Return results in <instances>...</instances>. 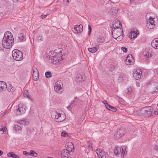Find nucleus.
Segmentation results:
<instances>
[{
  "mask_svg": "<svg viewBox=\"0 0 158 158\" xmlns=\"http://www.w3.org/2000/svg\"><path fill=\"white\" fill-rule=\"evenodd\" d=\"M14 42V39L12 34L9 31L5 33L2 40V45L6 48H10Z\"/></svg>",
  "mask_w": 158,
  "mask_h": 158,
  "instance_id": "1",
  "label": "nucleus"
},
{
  "mask_svg": "<svg viewBox=\"0 0 158 158\" xmlns=\"http://www.w3.org/2000/svg\"><path fill=\"white\" fill-rule=\"evenodd\" d=\"M52 52H51V54L48 56L49 58L53 60L52 62L54 64L60 63L61 60L63 59L62 52L56 53L55 55Z\"/></svg>",
  "mask_w": 158,
  "mask_h": 158,
  "instance_id": "2",
  "label": "nucleus"
},
{
  "mask_svg": "<svg viewBox=\"0 0 158 158\" xmlns=\"http://www.w3.org/2000/svg\"><path fill=\"white\" fill-rule=\"evenodd\" d=\"M51 117L55 121L57 122L63 121L65 119V116L64 115H61V114L58 113L57 111L53 112Z\"/></svg>",
  "mask_w": 158,
  "mask_h": 158,
  "instance_id": "3",
  "label": "nucleus"
},
{
  "mask_svg": "<svg viewBox=\"0 0 158 158\" xmlns=\"http://www.w3.org/2000/svg\"><path fill=\"white\" fill-rule=\"evenodd\" d=\"M13 59L17 61L22 60L23 58L22 52L19 50L15 49L13 51L12 53Z\"/></svg>",
  "mask_w": 158,
  "mask_h": 158,
  "instance_id": "4",
  "label": "nucleus"
},
{
  "mask_svg": "<svg viewBox=\"0 0 158 158\" xmlns=\"http://www.w3.org/2000/svg\"><path fill=\"white\" fill-rule=\"evenodd\" d=\"M63 85L62 82L60 81H58L55 84L54 89L55 91L58 93L60 94L63 91Z\"/></svg>",
  "mask_w": 158,
  "mask_h": 158,
  "instance_id": "5",
  "label": "nucleus"
},
{
  "mask_svg": "<svg viewBox=\"0 0 158 158\" xmlns=\"http://www.w3.org/2000/svg\"><path fill=\"white\" fill-rule=\"evenodd\" d=\"M155 23H156L154 21L153 17L150 16L147 21L146 25L148 28L152 29L155 27Z\"/></svg>",
  "mask_w": 158,
  "mask_h": 158,
  "instance_id": "6",
  "label": "nucleus"
},
{
  "mask_svg": "<svg viewBox=\"0 0 158 158\" xmlns=\"http://www.w3.org/2000/svg\"><path fill=\"white\" fill-rule=\"evenodd\" d=\"M16 110V113L18 115H21L24 114L26 110L25 107L24 106H22V105L20 104L18 106V108Z\"/></svg>",
  "mask_w": 158,
  "mask_h": 158,
  "instance_id": "7",
  "label": "nucleus"
},
{
  "mask_svg": "<svg viewBox=\"0 0 158 158\" xmlns=\"http://www.w3.org/2000/svg\"><path fill=\"white\" fill-rule=\"evenodd\" d=\"M111 32L113 37L115 39H117L118 36L121 35V33H123V30H122L121 29L118 30H115V29L113 30L112 29Z\"/></svg>",
  "mask_w": 158,
  "mask_h": 158,
  "instance_id": "8",
  "label": "nucleus"
},
{
  "mask_svg": "<svg viewBox=\"0 0 158 158\" xmlns=\"http://www.w3.org/2000/svg\"><path fill=\"white\" fill-rule=\"evenodd\" d=\"M142 71L140 69H137L133 73V76L136 80L139 79L141 77Z\"/></svg>",
  "mask_w": 158,
  "mask_h": 158,
  "instance_id": "9",
  "label": "nucleus"
},
{
  "mask_svg": "<svg viewBox=\"0 0 158 158\" xmlns=\"http://www.w3.org/2000/svg\"><path fill=\"white\" fill-rule=\"evenodd\" d=\"M83 27L82 25H76L74 28L73 32L76 34H79L81 32L83 31Z\"/></svg>",
  "mask_w": 158,
  "mask_h": 158,
  "instance_id": "10",
  "label": "nucleus"
},
{
  "mask_svg": "<svg viewBox=\"0 0 158 158\" xmlns=\"http://www.w3.org/2000/svg\"><path fill=\"white\" fill-rule=\"evenodd\" d=\"M124 131L122 129H119L114 135V138L117 139H119L121 137L123 136Z\"/></svg>",
  "mask_w": 158,
  "mask_h": 158,
  "instance_id": "11",
  "label": "nucleus"
},
{
  "mask_svg": "<svg viewBox=\"0 0 158 158\" xmlns=\"http://www.w3.org/2000/svg\"><path fill=\"white\" fill-rule=\"evenodd\" d=\"M139 33L138 30L136 28H133V30L129 34V37L131 38H135Z\"/></svg>",
  "mask_w": 158,
  "mask_h": 158,
  "instance_id": "12",
  "label": "nucleus"
},
{
  "mask_svg": "<svg viewBox=\"0 0 158 158\" xmlns=\"http://www.w3.org/2000/svg\"><path fill=\"white\" fill-rule=\"evenodd\" d=\"M69 151L66 149L63 150L61 152L62 158H69Z\"/></svg>",
  "mask_w": 158,
  "mask_h": 158,
  "instance_id": "13",
  "label": "nucleus"
},
{
  "mask_svg": "<svg viewBox=\"0 0 158 158\" xmlns=\"http://www.w3.org/2000/svg\"><path fill=\"white\" fill-rule=\"evenodd\" d=\"M121 26V24L119 20H118L117 21H114L112 26L113 27L112 29L114 30L113 29H114L115 30H117L116 29L120 28Z\"/></svg>",
  "mask_w": 158,
  "mask_h": 158,
  "instance_id": "14",
  "label": "nucleus"
},
{
  "mask_svg": "<svg viewBox=\"0 0 158 158\" xmlns=\"http://www.w3.org/2000/svg\"><path fill=\"white\" fill-rule=\"evenodd\" d=\"M33 74H32L33 78L34 81H37L38 80L39 76V73L38 70L37 68L35 69H33Z\"/></svg>",
  "mask_w": 158,
  "mask_h": 158,
  "instance_id": "15",
  "label": "nucleus"
},
{
  "mask_svg": "<svg viewBox=\"0 0 158 158\" xmlns=\"http://www.w3.org/2000/svg\"><path fill=\"white\" fill-rule=\"evenodd\" d=\"M151 45L153 48L155 49H158V38L154 39L152 42Z\"/></svg>",
  "mask_w": 158,
  "mask_h": 158,
  "instance_id": "16",
  "label": "nucleus"
},
{
  "mask_svg": "<svg viewBox=\"0 0 158 158\" xmlns=\"http://www.w3.org/2000/svg\"><path fill=\"white\" fill-rule=\"evenodd\" d=\"M7 88V86L6 83L3 81H0V91L5 90Z\"/></svg>",
  "mask_w": 158,
  "mask_h": 158,
  "instance_id": "17",
  "label": "nucleus"
},
{
  "mask_svg": "<svg viewBox=\"0 0 158 158\" xmlns=\"http://www.w3.org/2000/svg\"><path fill=\"white\" fill-rule=\"evenodd\" d=\"M75 80L77 82L78 81L79 82H81L84 81L82 76L80 74L76 75Z\"/></svg>",
  "mask_w": 158,
  "mask_h": 158,
  "instance_id": "18",
  "label": "nucleus"
},
{
  "mask_svg": "<svg viewBox=\"0 0 158 158\" xmlns=\"http://www.w3.org/2000/svg\"><path fill=\"white\" fill-rule=\"evenodd\" d=\"M7 156L8 157H10L12 158H19L18 155L15 154L13 152H9L7 154Z\"/></svg>",
  "mask_w": 158,
  "mask_h": 158,
  "instance_id": "19",
  "label": "nucleus"
},
{
  "mask_svg": "<svg viewBox=\"0 0 158 158\" xmlns=\"http://www.w3.org/2000/svg\"><path fill=\"white\" fill-rule=\"evenodd\" d=\"M96 152L98 155V156L99 158H102L103 157V152L100 149L99 150L97 149L96 150Z\"/></svg>",
  "mask_w": 158,
  "mask_h": 158,
  "instance_id": "20",
  "label": "nucleus"
},
{
  "mask_svg": "<svg viewBox=\"0 0 158 158\" xmlns=\"http://www.w3.org/2000/svg\"><path fill=\"white\" fill-rule=\"evenodd\" d=\"M106 108L107 109L113 112H116L117 110L115 107L110 106L109 104H107Z\"/></svg>",
  "mask_w": 158,
  "mask_h": 158,
  "instance_id": "21",
  "label": "nucleus"
},
{
  "mask_svg": "<svg viewBox=\"0 0 158 158\" xmlns=\"http://www.w3.org/2000/svg\"><path fill=\"white\" fill-rule=\"evenodd\" d=\"M134 60H132L131 59H127V58H126L125 60V63L126 65H130L133 64V62Z\"/></svg>",
  "mask_w": 158,
  "mask_h": 158,
  "instance_id": "22",
  "label": "nucleus"
},
{
  "mask_svg": "<svg viewBox=\"0 0 158 158\" xmlns=\"http://www.w3.org/2000/svg\"><path fill=\"white\" fill-rule=\"evenodd\" d=\"M152 109V107L150 106L145 107H143L142 110H143L144 112H148L149 114L151 113V111Z\"/></svg>",
  "mask_w": 158,
  "mask_h": 158,
  "instance_id": "23",
  "label": "nucleus"
},
{
  "mask_svg": "<svg viewBox=\"0 0 158 158\" xmlns=\"http://www.w3.org/2000/svg\"><path fill=\"white\" fill-rule=\"evenodd\" d=\"M118 12L117 9L114 8H112L110 10V13L113 15H115Z\"/></svg>",
  "mask_w": 158,
  "mask_h": 158,
  "instance_id": "24",
  "label": "nucleus"
},
{
  "mask_svg": "<svg viewBox=\"0 0 158 158\" xmlns=\"http://www.w3.org/2000/svg\"><path fill=\"white\" fill-rule=\"evenodd\" d=\"M7 89L9 92H13L15 90V88L13 87L11 84H9Z\"/></svg>",
  "mask_w": 158,
  "mask_h": 158,
  "instance_id": "25",
  "label": "nucleus"
},
{
  "mask_svg": "<svg viewBox=\"0 0 158 158\" xmlns=\"http://www.w3.org/2000/svg\"><path fill=\"white\" fill-rule=\"evenodd\" d=\"M77 101H76L75 100H74V103H73L72 104H71L70 106H69L67 107V108L69 110H71V109H72V108H73V104H74V105H75L76 103V102H80L81 101L78 99L77 100Z\"/></svg>",
  "mask_w": 158,
  "mask_h": 158,
  "instance_id": "26",
  "label": "nucleus"
},
{
  "mask_svg": "<svg viewBox=\"0 0 158 158\" xmlns=\"http://www.w3.org/2000/svg\"><path fill=\"white\" fill-rule=\"evenodd\" d=\"M98 47L95 46L92 48H89V52L93 53L96 52L98 50Z\"/></svg>",
  "mask_w": 158,
  "mask_h": 158,
  "instance_id": "27",
  "label": "nucleus"
},
{
  "mask_svg": "<svg viewBox=\"0 0 158 158\" xmlns=\"http://www.w3.org/2000/svg\"><path fill=\"white\" fill-rule=\"evenodd\" d=\"M22 127L16 125L13 127V128L16 131L20 130L22 129Z\"/></svg>",
  "mask_w": 158,
  "mask_h": 158,
  "instance_id": "28",
  "label": "nucleus"
},
{
  "mask_svg": "<svg viewBox=\"0 0 158 158\" xmlns=\"http://www.w3.org/2000/svg\"><path fill=\"white\" fill-rule=\"evenodd\" d=\"M20 125H27L28 123V122L26 120H23L20 121L19 122Z\"/></svg>",
  "mask_w": 158,
  "mask_h": 158,
  "instance_id": "29",
  "label": "nucleus"
},
{
  "mask_svg": "<svg viewBox=\"0 0 158 158\" xmlns=\"http://www.w3.org/2000/svg\"><path fill=\"white\" fill-rule=\"evenodd\" d=\"M18 37L19 39V40H20L19 41H22L24 38L23 33H20L18 35Z\"/></svg>",
  "mask_w": 158,
  "mask_h": 158,
  "instance_id": "30",
  "label": "nucleus"
},
{
  "mask_svg": "<svg viewBox=\"0 0 158 158\" xmlns=\"http://www.w3.org/2000/svg\"><path fill=\"white\" fill-rule=\"evenodd\" d=\"M153 84L155 86V87H154V90L153 92H157L158 91V83L156 82H154Z\"/></svg>",
  "mask_w": 158,
  "mask_h": 158,
  "instance_id": "31",
  "label": "nucleus"
},
{
  "mask_svg": "<svg viewBox=\"0 0 158 158\" xmlns=\"http://www.w3.org/2000/svg\"><path fill=\"white\" fill-rule=\"evenodd\" d=\"M36 40L38 41H41L43 40V38L41 35H38L36 37Z\"/></svg>",
  "mask_w": 158,
  "mask_h": 158,
  "instance_id": "32",
  "label": "nucleus"
},
{
  "mask_svg": "<svg viewBox=\"0 0 158 158\" xmlns=\"http://www.w3.org/2000/svg\"><path fill=\"white\" fill-rule=\"evenodd\" d=\"M97 41L98 42L102 43L105 41V39L103 37H100L97 39Z\"/></svg>",
  "mask_w": 158,
  "mask_h": 158,
  "instance_id": "33",
  "label": "nucleus"
},
{
  "mask_svg": "<svg viewBox=\"0 0 158 158\" xmlns=\"http://www.w3.org/2000/svg\"><path fill=\"white\" fill-rule=\"evenodd\" d=\"M29 153L30 154V155H31L34 157H36L37 156V154L33 150H31L30 151V152Z\"/></svg>",
  "mask_w": 158,
  "mask_h": 158,
  "instance_id": "34",
  "label": "nucleus"
},
{
  "mask_svg": "<svg viewBox=\"0 0 158 158\" xmlns=\"http://www.w3.org/2000/svg\"><path fill=\"white\" fill-rule=\"evenodd\" d=\"M23 96L24 97L30 98V96L29 95L28 92V90H26L24 91L23 93Z\"/></svg>",
  "mask_w": 158,
  "mask_h": 158,
  "instance_id": "35",
  "label": "nucleus"
},
{
  "mask_svg": "<svg viewBox=\"0 0 158 158\" xmlns=\"http://www.w3.org/2000/svg\"><path fill=\"white\" fill-rule=\"evenodd\" d=\"M45 75L46 77L47 78H50L52 77L50 72H46L45 73Z\"/></svg>",
  "mask_w": 158,
  "mask_h": 158,
  "instance_id": "36",
  "label": "nucleus"
},
{
  "mask_svg": "<svg viewBox=\"0 0 158 158\" xmlns=\"http://www.w3.org/2000/svg\"><path fill=\"white\" fill-rule=\"evenodd\" d=\"M120 150V148L119 147H115L114 149V153L116 155H118V150Z\"/></svg>",
  "mask_w": 158,
  "mask_h": 158,
  "instance_id": "37",
  "label": "nucleus"
},
{
  "mask_svg": "<svg viewBox=\"0 0 158 158\" xmlns=\"http://www.w3.org/2000/svg\"><path fill=\"white\" fill-rule=\"evenodd\" d=\"M120 151L121 154L122 156H124V152H125V149H124L123 148L121 147L120 148Z\"/></svg>",
  "mask_w": 158,
  "mask_h": 158,
  "instance_id": "38",
  "label": "nucleus"
},
{
  "mask_svg": "<svg viewBox=\"0 0 158 158\" xmlns=\"http://www.w3.org/2000/svg\"><path fill=\"white\" fill-rule=\"evenodd\" d=\"M61 136H62L65 137L68 136V134L65 131H63L61 133Z\"/></svg>",
  "mask_w": 158,
  "mask_h": 158,
  "instance_id": "39",
  "label": "nucleus"
},
{
  "mask_svg": "<svg viewBox=\"0 0 158 158\" xmlns=\"http://www.w3.org/2000/svg\"><path fill=\"white\" fill-rule=\"evenodd\" d=\"M123 35H120L118 36L117 38L116 39V40L118 41H120L123 39Z\"/></svg>",
  "mask_w": 158,
  "mask_h": 158,
  "instance_id": "40",
  "label": "nucleus"
},
{
  "mask_svg": "<svg viewBox=\"0 0 158 158\" xmlns=\"http://www.w3.org/2000/svg\"><path fill=\"white\" fill-rule=\"evenodd\" d=\"M126 58H127V59H131L132 60H134V58L131 54H129L128 55Z\"/></svg>",
  "mask_w": 158,
  "mask_h": 158,
  "instance_id": "41",
  "label": "nucleus"
},
{
  "mask_svg": "<svg viewBox=\"0 0 158 158\" xmlns=\"http://www.w3.org/2000/svg\"><path fill=\"white\" fill-rule=\"evenodd\" d=\"M152 111H151V113H149V114L148 112H144L143 113L145 114V115H146V116L149 117L152 114Z\"/></svg>",
  "mask_w": 158,
  "mask_h": 158,
  "instance_id": "42",
  "label": "nucleus"
},
{
  "mask_svg": "<svg viewBox=\"0 0 158 158\" xmlns=\"http://www.w3.org/2000/svg\"><path fill=\"white\" fill-rule=\"evenodd\" d=\"M154 149L156 152H158V143L155 146Z\"/></svg>",
  "mask_w": 158,
  "mask_h": 158,
  "instance_id": "43",
  "label": "nucleus"
},
{
  "mask_svg": "<svg viewBox=\"0 0 158 158\" xmlns=\"http://www.w3.org/2000/svg\"><path fill=\"white\" fill-rule=\"evenodd\" d=\"M121 49L124 52H127V49L126 48L123 47L121 48Z\"/></svg>",
  "mask_w": 158,
  "mask_h": 158,
  "instance_id": "44",
  "label": "nucleus"
},
{
  "mask_svg": "<svg viewBox=\"0 0 158 158\" xmlns=\"http://www.w3.org/2000/svg\"><path fill=\"white\" fill-rule=\"evenodd\" d=\"M23 154L25 155H30V154L29 152H28L26 151H24L23 152Z\"/></svg>",
  "mask_w": 158,
  "mask_h": 158,
  "instance_id": "45",
  "label": "nucleus"
},
{
  "mask_svg": "<svg viewBox=\"0 0 158 158\" xmlns=\"http://www.w3.org/2000/svg\"><path fill=\"white\" fill-rule=\"evenodd\" d=\"M135 128L134 129V131H133V130L132 131H131V134L133 135V136L135 135L136 133H135V131H135Z\"/></svg>",
  "mask_w": 158,
  "mask_h": 158,
  "instance_id": "46",
  "label": "nucleus"
},
{
  "mask_svg": "<svg viewBox=\"0 0 158 158\" xmlns=\"http://www.w3.org/2000/svg\"><path fill=\"white\" fill-rule=\"evenodd\" d=\"M47 15H48L47 14L45 15H42L41 16V18L42 19H44L47 17Z\"/></svg>",
  "mask_w": 158,
  "mask_h": 158,
  "instance_id": "47",
  "label": "nucleus"
},
{
  "mask_svg": "<svg viewBox=\"0 0 158 158\" xmlns=\"http://www.w3.org/2000/svg\"><path fill=\"white\" fill-rule=\"evenodd\" d=\"M145 56L148 58L150 57L151 56V54H150V55L149 53H146L145 55Z\"/></svg>",
  "mask_w": 158,
  "mask_h": 158,
  "instance_id": "48",
  "label": "nucleus"
},
{
  "mask_svg": "<svg viewBox=\"0 0 158 158\" xmlns=\"http://www.w3.org/2000/svg\"><path fill=\"white\" fill-rule=\"evenodd\" d=\"M93 144L90 142V141H89V149L90 148L92 151L93 150V149L92 148V145Z\"/></svg>",
  "mask_w": 158,
  "mask_h": 158,
  "instance_id": "49",
  "label": "nucleus"
},
{
  "mask_svg": "<svg viewBox=\"0 0 158 158\" xmlns=\"http://www.w3.org/2000/svg\"><path fill=\"white\" fill-rule=\"evenodd\" d=\"M102 102L105 104L106 107L107 106V104H108L107 102L106 101L104 100Z\"/></svg>",
  "mask_w": 158,
  "mask_h": 158,
  "instance_id": "50",
  "label": "nucleus"
},
{
  "mask_svg": "<svg viewBox=\"0 0 158 158\" xmlns=\"http://www.w3.org/2000/svg\"><path fill=\"white\" fill-rule=\"evenodd\" d=\"M71 145L73 147V144L72 143H68V145H67L68 147H69V148H70Z\"/></svg>",
  "mask_w": 158,
  "mask_h": 158,
  "instance_id": "51",
  "label": "nucleus"
},
{
  "mask_svg": "<svg viewBox=\"0 0 158 158\" xmlns=\"http://www.w3.org/2000/svg\"><path fill=\"white\" fill-rule=\"evenodd\" d=\"M2 131H3L4 132H5L6 131V128L5 127H3L1 129H0Z\"/></svg>",
  "mask_w": 158,
  "mask_h": 158,
  "instance_id": "52",
  "label": "nucleus"
},
{
  "mask_svg": "<svg viewBox=\"0 0 158 158\" xmlns=\"http://www.w3.org/2000/svg\"><path fill=\"white\" fill-rule=\"evenodd\" d=\"M110 67L112 69H111V70H113L115 68L114 65L113 64H111Z\"/></svg>",
  "mask_w": 158,
  "mask_h": 158,
  "instance_id": "53",
  "label": "nucleus"
},
{
  "mask_svg": "<svg viewBox=\"0 0 158 158\" xmlns=\"http://www.w3.org/2000/svg\"><path fill=\"white\" fill-rule=\"evenodd\" d=\"M127 89L129 93H130L132 90V89L131 88H128Z\"/></svg>",
  "mask_w": 158,
  "mask_h": 158,
  "instance_id": "54",
  "label": "nucleus"
},
{
  "mask_svg": "<svg viewBox=\"0 0 158 158\" xmlns=\"http://www.w3.org/2000/svg\"><path fill=\"white\" fill-rule=\"evenodd\" d=\"M92 28L89 25V35L91 32Z\"/></svg>",
  "mask_w": 158,
  "mask_h": 158,
  "instance_id": "55",
  "label": "nucleus"
},
{
  "mask_svg": "<svg viewBox=\"0 0 158 158\" xmlns=\"http://www.w3.org/2000/svg\"><path fill=\"white\" fill-rule=\"evenodd\" d=\"M71 0H64V2H69L71 1Z\"/></svg>",
  "mask_w": 158,
  "mask_h": 158,
  "instance_id": "56",
  "label": "nucleus"
},
{
  "mask_svg": "<svg viewBox=\"0 0 158 158\" xmlns=\"http://www.w3.org/2000/svg\"><path fill=\"white\" fill-rule=\"evenodd\" d=\"M136 85L137 87H139L140 86V84L139 82H137L136 83Z\"/></svg>",
  "mask_w": 158,
  "mask_h": 158,
  "instance_id": "57",
  "label": "nucleus"
},
{
  "mask_svg": "<svg viewBox=\"0 0 158 158\" xmlns=\"http://www.w3.org/2000/svg\"><path fill=\"white\" fill-rule=\"evenodd\" d=\"M154 113L156 115H157L158 114V111H156L154 112Z\"/></svg>",
  "mask_w": 158,
  "mask_h": 158,
  "instance_id": "58",
  "label": "nucleus"
},
{
  "mask_svg": "<svg viewBox=\"0 0 158 158\" xmlns=\"http://www.w3.org/2000/svg\"><path fill=\"white\" fill-rule=\"evenodd\" d=\"M127 152V151L126 150L125 148V152H124V156L126 154Z\"/></svg>",
  "mask_w": 158,
  "mask_h": 158,
  "instance_id": "59",
  "label": "nucleus"
},
{
  "mask_svg": "<svg viewBox=\"0 0 158 158\" xmlns=\"http://www.w3.org/2000/svg\"><path fill=\"white\" fill-rule=\"evenodd\" d=\"M3 154V152L0 150V156H2Z\"/></svg>",
  "mask_w": 158,
  "mask_h": 158,
  "instance_id": "60",
  "label": "nucleus"
},
{
  "mask_svg": "<svg viewBox=\"0 0 158 158\" xmlns=\"http://www.w3.org/2000/svg\"><path fill=\"white\" fill-rule=\"evenodd\" d=\"M3 131H2L0 129V134H2L4 133Z\"/></svg>",
  "mask_w": 158,
  "mask_h": 158,
  "instance_id": "61",
  "label": "nucleus"
},
{
  "mask_svg": "<svg viewBox=\"0 0 158 158\" xmlns=\"http://www.w3.org/2000/svg\"><path fill=\"white\" fill-rule=\"evenodd\" d=\"M88 34L89 35V24H88Z\"/></svg>",
  "mask_w": 158,
  "mask_h": 158,
  "instance_id": "62",
  "label": "nucleus"
},
{
  "mask_svg": "<svg viewBox=\"0 0 158 158\" xmlns=\"http://www.w3.org/2000/svg\"><path fill=\"white\" fill-rule=\"evenodd\" d=\"M156 71H157V74L158 75V68L157 69Z\"/></svg>",
  "mask_w": 158,
  "mask_h": 158,
  "instance_id": "63",
  "label": "nucleus"
},
{
  "mask_svg": "<svg viewBox=\"0 0 158 158\" xmlns=\"http://www.w3.org/2000/svg\"><path fill=\"white\" fill-rule=\"evenodd\" d=\"M134 1V0H130V1L131 2H133V1Z\"/></svg>",
  "mask_w": 158,
  "mask_h": 158,
  "instance_id": "64",
  "label": "nucleus"
}]
</instances>
